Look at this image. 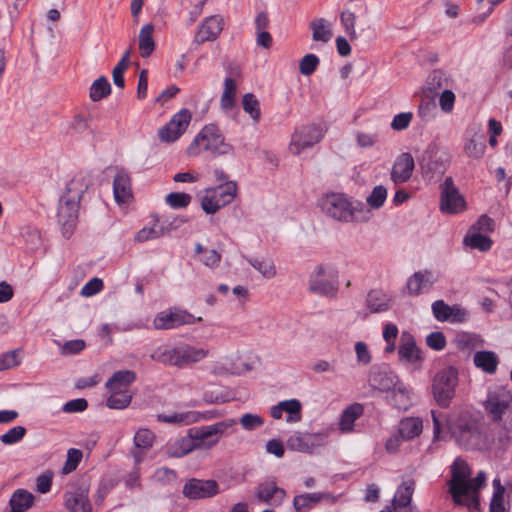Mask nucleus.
I'll use <instances>...</instances> for the list:
<instances>
[{"mask_svg": "<svg viewBox=\"0 0 512 512\" xmlns=\"http://www.w3.org/2000/svg\"><path fill=\"white\" fill-rule=\"evenodd\" d=\"M431 416L435 438L447 428L458 445L466 449L484 450L493 444L491 435L482 430L479 420L468 411L447 417L442 412L431 410Z\"/></svg>", "mask_w": 512, "mask_h": 512, "instance_id": "obj_1", "label": "nucleus"}, {"mask_svg": "<svg viewBox=\"0 0 512 512\" xmlns=\"http://www.w3.org/2000/svg\"><path fill=\"white\" fill-rule=\"evenodd\" d=\"M89 184L84 176L77 175L67 183L65 193L60 198L57 217L65 238H69L76 228L79 202Z\"/></svg>", "mask_w": 512, "mask_h": 512, "instance_id": "obj_2", "label": "nucleus"}, {"mask_svg": "<svg viewBox=\"0 0 512 512\" xmlns=\"http://www.w3.org/2000/svg\"><path fill=\"white\" fill-rule=\"evenodd\" d=\"M207 354L208 352L202 348L182 344L175 347H158L151 353L150 357L164 365L182 368L201 361Z\"/></svg>", "mask_w": 512, "mask_h": 512, "instance_id": "obj_3", "label": "nucleus"}, {"mask_svg": "<svg viewBox=\"0 0 512 512\" xmlns=\"http://www.w3.org/2000/svg\"><path fill=\"white\" fill-rule=\"evenodd\" d=\"M135 380L136 373L132 370L114 372L105 385L110 392L106 405L110 409H124L128 407L132 400L129 387Z\"/></svg>", "mask_w": 512, "mask_h": 512, "instance_id": "obj_4", "label": "nucleus"}, {"mask_svg": "<svg viewBox=\"0 0 512 512\" xmlns=\"http://www.w3.org/2000/svg\"><path fill=\"white\" fill-rule=\"evenodd\" d=\"M321 209L329 217L340 222L358 220V213L362 212L361 202L353 203L349 197L341 193H331L321 200Z\"/></svg>", "mask_w": 512, "mask_h": 512, "instance_id": "obj_5", "label": "nucleus"}, {"mask_svg": "<svg viewBox=\"0 0 512 512\" xmlns=\"http://www.w3.org/2000/svg\"><path fill=\"white\" fill-rule=\"evenodd\" d=\"M201 151L211 152L212 155H224L231 151V146L224 142L216 125H206L189 145L187 153L196 156Z\"/></svg>", "mask_w": 512, "mask_h": 512, "instance_id": "obj_6", "label": "nucleus"}, {"mask_svg": "<svg viewBox=\"0 0 512 512\" xmlns=\"http://www.w3.org/2000/svg\"><path fill=\"white\" fill-rule=\"evenodd\" d=\"M458 385V370L448 366L438 371L432 381V393L436 403L447 408L455 397Z\"/></svg>", "mask_w": 512, "mask_h": 512, "instance_id": "obj_7", "label": "nucleus"}, {"mask_svg": "<svg viewBox=\"0 0 512 512\" xmlns=\"http://www.w3.org/2000/svg\"><path fill=\"white\" fill-rule=\"evenodd\" d=\"M450 157L447 151L429 146L419 160L422 176L429 182L439 180L447 170Z\"/></svg>", "mask_w": 512, "mask_h": 512, "instance_id": "obj_8", "label": "nucleus"}, {"mask_svg": "<svg viewBox=\"0 0 512 512\" xmlns=\"http://www.w3.org/2000/svg\"><path fill=\"white\" fill-rule=\"evenodd\" d=\"M237 424L235 419H225L211 425L190 428V435L197 449H210Z\"/></svg>", "mask_w": 512, "mask_h": 512, "instance_id": "obj_9", "label": "nucleus"}, {"mask_svg": "<svg viewBox=\"0 0 512 512\" xmlns=\"http://www.w3.org/2000/svg\"><path fill=\"white\" fill-rule=\"evenodd\" d=\"M338 271L331 266L318 265L309 276V291L334 297L338 291Z\"/></svg>", "mask_w": 512, "mask_h": 512, "instance_id": "obj_10", "label": "nucleus"}, {"mask_svg": "<svg viewBox=\"0 0 512 512\" xmlns=\"http://www.w3.org/2000/svg\"><path fill=\"white\" fill-rule=\"evenodd\" d=\"M471 473V468L465 460L461 458L455 459L451 466V479L447 484L449 486V493L456 505L465 502L463 496L467 494L468 490L471 488L468 483Z\"/></svg>", "mask_w": 512, "mask_h": 512, "instance_id": "obj_11", "label": "nucleus"}, {"mask_svg": "<svg viewBox=\"0 0 512 512\" xmlns=\"http://www.w3.org/2000/svg\"><path fill=\"white\" fill-rule=\"evenodd\" d=\"M200 321H202L201 317L196 318L186 310L172 307L159 312L153 320V326L157 330H170Z\"/></svg>", "mask_w": 512, "mask_h": 512, "instance_id": "obj_12", "label": "nucleus"}, {"mask_svg": "<svg viewBox=\"0 0 512 512\" xmlns=\"http://www.w3.org/2000/svg\"><path fill=\"white\" fill-rule=\"evenodd\" d=\"M324 136L320 125L308 124L295 130L292 134L289 149L294 155H299L305 149L319 143Z\"/></svg>", "mask_w": 512, "mask_h": 512, "instance_id": "obj_13", "label": "nucleus"}, {"mask_svg": "<svg viewBox=\"0 0 512 512\" xmlns=\"http://www.w3.org/2000/svg\"><path fill=\"white\" fill-rule=\"evenodd\" d=\"M484 410L488 416L499 417L512 409V392L505 386H498L494 390L489 391L486 400L483 402Z\"/></svg>", "mask_w": 512, "mask_h": 512, "instance_id": "obj_14", "label": "nucleus"}, {"mask_svg": "<svg viewBox=\"0 0 512 512\" xmlns=\"http://www.w3.org/2000/svg\"><path fill=\"white\" fill-rule=\"evenodd\" d=\"M440 209L444 213L457 214L465 210L466 202L454 185L452 177H447L441 185Z\"/></svg>", "mask_w": 512, "mask_h": 512, "instance_id": "obj_15", "label": "nucleus"}, {"mask_svg": "<svg viewBox=\"0 0 512 512\" xmlns=\"http://www.w3.org/2000/svg\"><path fill=\"white\" fill-rule=\"evenodd\" d=\"M192 115L191 112L183 108L176 113L171 120L159 129L158 136L163 142L176 141L187 129Z\"/></svg>", "mask_w": 512, "mask_h": 512, "instance_id": "obj_16", "label": "nucleus"}, {"mask_svg": "<svg viewBox=\"0 0 512 512\" xmlns=\"http://www.w3.org/2000/svg\"><path fill=\"white\" fill-rule=\"evenodd\" d=\"M492 424L493 443L500 448H507L512 442V409L501 413L499 417L489 418Z\"/></svg>", "mask_w": 512, "mask_h": 512, "instance_id": "obj_17", "label": "nucleus"}, {"mask_svg": "<svg viewBox=\"0 0 512 512\" xmlns=\"http://www.w3.org/2000/svg\"><path fill=\"white\" fill-rule=\"evenodd\" d=\"M182 493L190 500L211 498L219 493V485L213 479L191 478L185 482Z\"/></svg>", "mask_w": 512, "mask_h": 512, "instance_id": "obj_18", "label": "nucleus"}, {"mask_svg": "<svg viewBox=\"0 0 512 512\" xmlns=\"http://www.w3.org/2000/svg\"><path fill=\"white\" fill-rule=\"evenodd\" d=\"M398 357L402 363L410 364L417 370L421 369L423 353L411 334L405 332L402 334L398 347Z\"/></svg>", "mask_w": 512, "mask_h": 512, "instance_id": "obj_19", "label": "nucleus"}, {"mask_svg": "<svg viewBox=\"0 0 512 512\" xmlns=\"http://www.w3.org/2000/svg\"><path fill=\"white\" fill-rule=\"evenodd\" d=\"M324 444L321 434L294 432L286 441L288 449L302 453H312L317 447Z\"/></svg>", "mask_w": 512, "mask_h": 512, "instance_id": "obj_20", "label": "nucleus"}, {"mask_svg": "<svg viewBox=\"0 0 512 512\" xmlns=\"http://www.w3.org/2000/svg\"><path fill=\"white\" fill-rule=\"evenodd\" d=\"M255 496L259 502L278 507L285 501L287 492L271 480L259 483L256 487Z\"/></svg>", "mask_w": 512, "mask_h": 512, "instance_id": "obj_21", "label": "nucleus"}, {"mask_svg": "<svg viewBox=\"0 0 512 512\" xmlns=\"http://www.w3.org/2000/svg\"><path fill=\"white\" fill-rule=\"evenodd\" d=\"M369 385L381 392H389L398 385V376L387 367H373L368 377Z\"/></svg>", "mask_w": 512, "mask_h": 512, "instance_id": "obj_22", "label": "nucleus"}, {"mask_svg": "<svg viewBox=\"0 0 512 512\" xmlns=\"http://www.w3.org/2000/svg\"><path fill=\"white\" fill-rule=\"evenodd\" d=\"M223 29V20L218 15L207 17L201 25L194 37V42L198 45L207 41H214Z\"/></svg>", "mask_w": 512, "mask_h": 512, "instance_id": "obj_23", "label": "nucleus"}, {"mask_svg": "<svg viewBox=\"0 0 512 512\" xmlns=\"http://www.w3.org/2000/svg\"><path fill=\"white\" fill-rule=\"evenodd\" d=\"M436 281L437 277L432 271H417L407 280V293L410 296H418L421 293L428 291Z\"/></svg>", "mask_w": 512, "mask_h": 512, "instance_id": "obj_24", "label": "nucleus"}, {"mask_svg": "<svg viewBox=\"0 0 512 512\" xmlns=\"http://www.w3.org/2000/svg\"><path fill=\"white\" fill-rule=\"evenodd\" d=\"M322 501L335 502L336 497L329 492L303 493L293 499V507L296 512H309Z\"/></svg>", "mask_w": 512, "mask_h": 512, "instance_id": "obj_25", "label": "nucleus"}, {"mask_svg": "<svg viewBox=\"0 0 512 512\" xmlns=\"http://www.w3.org/2000/svg\"><path fill=\"white\" fill-rule=\"evenodd\" d=\"M414 169V159L410 153H402L393 164L391 179L394 183H405L411 176Z\"/></svg>", "mask_w": 512, "mask_h": 512, "instance_id": "obj_26", "label": "nucleus"}, {"mask_svg": "<svg viewBox=\"0 0 512 512\" xmlns=\"http://www.w3.org/2000/svg\"><path fill=\"white\" fill-rule=\"evenodd\" d=\"M65 505L72 512H92L88 489L79 487L66 492Z\"/></svg>", "mask_w": 512, "mask_h": 512, "instance_id": "obj_27", "label": "nucleus"}, {"mask_svg": "<svg viewBox=\"0 0 512 512\" xmlns=\"http://www.w3.org/2000/svg\"><path fill=\"white\" fill-rule=\"evenodd\" d=\"M113 192L118 203H126L132 198L131 179L123 169L119 170L114 178Z\"/></svg>", "mask_w": 512, "mask_h": 512, "instance_id": "obj_28", "label": "nucleus"}, {"mask_svg": "<svg viewBox=\"0 0 512 512\" xmlns=\"http://www.w3.org/2000/svg\"><path fill=\"white\" fill-rule=\"evenodd\" d=\"M473 364L482 372L493 375L496 373L499 365V357L490 350L477 351L473 355Z\"/></svg>", "mask_w": 512, "mask_h": 512, "instance_id": "obj_29", "label": "nucleus"}, {"mask_svg": "<svg viewBox=\"0 0 512 512\" xmlns=\"http://www.w3.org/2000/svg\"><path fill=\"white\" fill-rule=\"evenodd\" d=\"M486 482V474L483 471H480L477 476L473 479H469V486L471 487L467 494H464L461 505L466 506L468 508L477 509L479 506V490L485 485Z\"/></svg>", "mask_w": 512, "mask_h": 512, "instance_id": "obj_30", "label": "nucleus"}, {"mask_svg": "<svg viewBox=\"0 0 512 512\" xmlns=\"http://www.w3.org/2000/svg\"><path fill=\"white\" fill-rule=\"evenodd\" d=\"M228 73L230 76L225 78L224 90H223V93L221 95V100H220L221 107L225 110H230L235 105L237 85H236L235 80L232 78V76H238L239 69L231 68Z\"/></svg>", "mask_w": 512, "mask_h": 512, "instance_id": "obj_31", "label": "nucleus"}, {"mask_svg": "<svg viewBox=\"0 0 512 512\" xmlns=\"http://www.w3.org/2000/svg\"><path fill=\"white\" fill-rule=\"evenodd\" d=\"M390 303V296L383 291L371 290L367 294L366 305L372 313L388 311L391 307Z\"/></svg>", "mask_w": 512, "mask_h": 512, "instance_id": "obj_32", "label": "nucleus"}, {"mask_svg": "<svg viewBox=\"0 0 512 512\" xmlns=\"http://www.w3.org/2000/svg\"><path fill=\"white\" fill-rule=\"evenodd\" d=\"M197 449L190 431L188 430L187 436L181 437L169 444L167 447V454L172 458H180Z\"/></svg>", "mask_w": 512, "mask_h": 512, "instance_id": "obj_33", "label": "nucleus"}, {"mask_svg": "<svg viewBox=\"0 0 512 512\" xmlns=\"http://www.w3.org/2000/svg\"><path fill=\"white\" fill-rule=\"evenodd\" d=\"M34 503V495L25 489H17L12 494L9 505L13 512H25Z\"/></svg>", "mask_w": 512, "mask_h": 512, "instance_id": "obj_34", "label": "nucleus"}, {"mask_svg": "<svg viewBox=\"0 0 512 512\" xmlns=\"http://www.w3.org/2000/svg\"><path fill=\"white\" fill-rule=\"evenodd\" d=\"M414 488V480L405 481L398 487L394 499L392 501L394 510L398 508L407 507L410 504Z\"/></svg>", "mask_w": 512, "mask_h": 512, "instance_id": "obj_35", "label": "nucleus"}, {"mask_svg": "<svg viewBox=\"0 0 512 512\" xmlns=\"http://www.w3.org/2000/svg\"><path fill=\"white\" fill-rule=\"evenodd\" d=\"M153 32H154V26L152 24H146L140 30L139 50H140V55L143 58L149 57L155 49Z\"/></svg>", "mask_w": 512, "mask_h": 512, "instance_id": "obj_36", "label": "nucleus"}, {"mask_svg": "<svg viewBox=\"0 0 512 512\" xmlns=\"http://www.w3.org/2000/svg\"><path fill=\"white\" fill-rule=\"evenodd\" d=\"M363 406L359 403H354L348 406L341 414L340 429L344 432L353 430L355 421L362 415Z\"/></svg>", "mask_w": 512, "mask_h": 512, "instance_id": "obj_37", "label": "nucleus"}, {"mask_svg": "<svg viewBox=\"0 0 512 512\" xmlns=\"http://www.w3.org/2000/svg\"><path fill=\"white\" fill-rule=\"evenodd\" d=\"M422 421L419 418H405L399 424V435L404 440H410L422 432Z\"/></svg>", "mask_w": 512, "mask_h": 512, "instance_id": "obj_38", "label": "nucleus"}, {"mask_svg": "<svg viewBox=\"0 0 512 512\" xmlns=\"http://www.w3.org/2000/svg\"><path fill=\"white\" fill-rule=\"evenodd\" d=\"M309 28L312 30V39L316 42L327 43L332 38V31L329 28L328 22L324 18H316L309 23Z\"/></svg>", "mask_w": 512, "mask_h": 512, "instance_id": "obj_39", "label": "nucleus"}, {"mask_svg": "<svg viewBox=\"0 0 512 512\" xmlns=\"http://www.w3.org/2000/svg\"><path fill=\"white\" fill-rule=\"evenodd\" d=\"M464 244L472 249H478L481 252H487L491 249L493 241L490 237L482 233L473 232L464 238Z\"/></svg>", "mask_w": 512, "mask_h": 512, "instance_id": "obj_40", "label": "nucleus"}, {"mask_svg": "<svg viewBox=\"0 0 512 512\" xmlns=\"http://www.w3.org/2000/svg\"><path fill=\"white\" fill-rule=\"evenodd\" d=\"M207 191L212 196H217V198H215L217 202L224 201L225 205H227L232 202L236 195V184L233 182H227L216 188H209Z\"/></svg>", "mask_w": 512, "mask_h": 512, "instance_id": "obj_41", "label": "nucleus"}, {"mask_svg": "<svg viewBox=\"0 0 512 512\" xmlns=\"http://www.w3.org/2000/svg\"><path fill=\"white\" fill-rule=\"evenodd\" d=\"M111 93V85L106 77L101 76L96 79L90 87V99L97 102L107 97Z\"/></svg>", "mask_w": 512, "mask_h": 512, "instance_id": "obj_42", "label": "nucleus"}, {"mask_svg": "<svg viewBox=\"0 0 512 512\" xmlns=\"http://www.w3.org/2000/svg\"><path fill=\"white\" fill-rule=\"evenodd\" d=\"M248 263L256 269L261 275L267 279H271L276 275V268L272 260L247 258Z\"/></svg>", "mask_w": 512, "mask_h": 512, "instance_id": "obj_43", "label": "nucleus"}, {"mask_svg": "<svg viewBox=\"0 0 512 512\" xmlns=\"http://www.w3.org/2000/svg\"><path fill=\"white\" fill-rule=\"evenodd\" d=\"M243 110L250 115L254 122L260 119V104L256 96L252 93H246L242 97Z\"/></svg>", "mask_w": 512, "mask_h": 512, "instance_id": "obj_44", "label": "nucleus"}, {"mask_svg": "<svg viewBox=\"0 0 512 512\" xmlns=\"http://www.w3.org/2000/svg\"><path fill=\"white\" fill-rule=\"evenodd\" d=\"M195 254L200 255L204 254V257L201 259L203 264L210 268H216L221 261V254L214 250H208L202 246L200 243L195 244Z\"/></svg>", "mask_w": 512, "mask_h": 512, "instance_id": "obj_45", "label": "nucleus"}, {"mask_svg": "<svg viewBox=\"0 0 512 512\" xmlns=\"http://www.w3.org/2000/svg\"><path fill=\"white\" fill-rule=\"evenodd\" d=\"M428 89L433 93H438L441 89H447L448 79L442 70H434L427 79Z\"/></svg>", "mask_w": 512, "mask_h": 512, "instance_id": "obj_46", "label": "nucleus"}, {"mask_svg": "<svg viewBox=\"0 0 512 512\" xmlns=\"http://www.w3.org/2000/svg\"><path fill=\"white\" fill-rule=\"evenodd\" d=\"M155 435L152 431L146 428L139 429L134 436V444L136 448L147 451L152 447Z\"/></svg>", "mask_w": 512, "mask_h": 512, "instance_id": "obj_47", "label": "nucleus"}, {"mask_svg": "<svg viewBox=\"0 0 512 512\" xmlns=\"http://www.w3.org/2000/svg\"><path fill=\"white\" fill-rule=\"evenodd\" d=\"M341 24L344 27L345 33L349 36L351 40L357 39V33L355 30L356 24V15L354 12L350 10H344L340 15Z\"/></svg>", "mask_w": 512, "mask_h": 512, "instance_id": "obj_48", "label": "nucleus"}, {"mask_svg": "<svg viewBox=\"0 0 512 512\" xmlns=\"http://www.w3.org/2000/svg\"><path fill=\"white\" fill-rule=\"evenodd\" d=\"M281 409L288 413L287 421H298L301 419L302 404L297 399H290L281 402Z\"/></svg>", "mask_w": 512, "mask_h": 512, "instance_id": "obj_49", "label": "nucleus"}, {"mask_svg": "<svg viewBox=\"0 0 512 512\" xmlns=\"http://www.w3.org/2000/svg\"><path fill=\"white\" fill-rule=\"evenodd\" d=\"M387 198V189L378 185L375 186L371 194L367 197V204L373 209H379L383 206Z\"/></svg>", "mask_w": 512, "mask_h": 512, "instance_id": "obj_50", "label": "nucleus"}, {"mask_svg": "<svg viewBox=\"0 0 512 512\" xmlns=\"http://www.w3.org/2000/svg\"><path fill=\"white\" fill-rule=\"evenodd\" d=\"M26 432L25 427L14 426L0 436V441L5 445H13L20 442L26 435Z\"/></svg>", "mask_w": 512, "mask_h": 512, "instance_id": "obj_51", "label": "nucleus"}, {"mask_svg": "<svg viewBox=\"0 0 512 512\" xmlns=\"http://www.w3.org/2000/svg\"><path fill=\"white\" fill-rule=\"evenodd\" d=\"M319 63L320 59L315 54H306L299 62L300 73L310 76L316 71Z\"/></svg>", "mask_w": 512, "mask_h": 512, "instance_id": "obj_52", "label": "nucleus"}, {"mask_svg": "<svg viewBox=\"0 0 512 512\" xmlns=\"http://www.w3.org/2000/svg\"><path fill=\"white\" fill-rule=\"evenodd\" d=\"M83 453L80 449L70 448L67 452V459L62 468L64 474L74 471L81 462Z\"/></svg>", "mask_w": 512, "mask_h": 512, "instance_id": "obj_53", "label": "nucleus"}, {"mask_svg": "<svg viewBox=\"0 0 512 512\" xmlns=\"http://www.w3.org/2000/svg\"><path fill=\"white\" fill-rule=\"evenodd\" d=\"M158 419L160 421L166 422V423H185V424H189V423H193V422L197 421L196 415L192 412L174 413L172 415L159 414Z\"/></svg>", "mask_w": 512, "mask_h": 512, "instance_id": "obj_54", "label": "nucleus"}, {"mask_svg": "<svg viewBox=\"0 0 512 512\" xmlns=\"http://www.w3.org/2000/svg\"><path fill=\"white\" fill-rule=\"evenodd\" d=\"M191 199V195L184 192H172L166 196V202L175 209L187 207Z\"/></svg>", "mask_w": 512, "mask_h": 512, "instance_id": "obj_55", "label": "nucleus"}, {"mask_svg": "<svg viewBox=\"0 0 512 512\" xmlns=\"http://www.w3.org/2000/svg\"><path fill=\"white\" fill-rule=\"evenodd\" d=\"M485 143L476 138L470 139L464 146V151L468 157L479 159L485 152Z\"/></svg>", "mask_w": 512, "mask_h": 512, "instance_id": "obj_56", "label": "nucleus"}, {"mask_svg": "<svg viewBox=\"0 0 512 512\" xmlns=\"http://www.w3.org/2000/svg\"><path fill=\"white\" fill-rule=\"evenodd\" d=\"M217 196H212L208 191L206 190V194L201 198V208L203 211L207 214H214L219 209L225 206V202H217L215 200Z\"/></svg>", "mask_w": 512, "mask_h": 512, "instance_id": "obj_57", "label": "nucleus"}, {"mask_svg": "<svg viewBox=\"0 0 512 512\" xmlns=\"http://www.w3.org/2000/svg\"><path fill=\"white\" fill-rule=\"evenodd\" d=\"M432 312L438 321L445 322L451 317L452 307L443 300H437L432 304Z\"/></svg>", "mask_w": 512, "mask_h": 512, "instance_id": "obj_58", "label": "nucleus"}, {"mask_svg": "<svg viewBox=\"0 0 512 512\" xmlns=\"http://www.w3.org/2000/svg\"><path fill=\"white\" fill-rule=\"evenodd\" d=\"M390 402L399 409H406L409 404L408 394L405 388L397 386L393 389Z\"/></svg>", "mask_w": 512, "mask_h": 512, "instance_id": "obj_59", "label": "nucleus"}, {"mask_svg": "<svg viewBox=\"0 0 512 512\" xmlns=\"http://www.w3.org/2000/svg\"><path fill=\"white\" fill-rule=\"evenodd\" d=\"M239 423L245 430L252 431L262 426L264 420L259 415L247 413L240 418Z\"/></svg>", "mask_w": 512, "mask_h": 512, "instance_id": "obj_60", "label": "nucleus"}, {"mask_svg": "<svg viewBox=\"0 0 512 512\" xmlns=\"http://www.w3.org/2000/svg\"><path fill=\"white\" fill-rule=\"evenodd\" d=\"M413 118L411 112H402L395 115L391 122V128L395 131H402L408 128Z\"/></svg>", "mask_w": 512, "mask_h": 512, "instance_id": "obj_61", "label": "nucleus"}, {"mask_svg": "<svg viewBox=\"0 0 512 512\" xmlns=\"http://www.w3.org/2000/svg\"><path fill=\"white\" fill-rule=\"evenodd\" d=\"M495 229V222L492 218L487 215H481L477 222L472 225L471 231L482 233V232H493Z\"/></svg>", "mask_w": 512, "mask_h": 512, "instance_id": "obj_62", "label": "nucleus"}, {"mask_svg": "<svg viewBox=\"0 0 512 512\" xmlns=\"http://www.w3.org/2000/svg\"><path fill=\"white\" fill-rule=\"evenodd\" d=\"M426 344L433 350L441 351L446 346V339L442 332H431L426 337Z\"/></svg>", "mask_w": 512, "mask_h": 512, "instance_id": "obj_63", "label": "nucleus"}, {"mask_svg": "<svg viewBox=\"0 0 512 512\" xmlns=\"http://www.w3.org/2000/svg\"><path fill=\"white\" fill-rule=\"evenodd\" d=\"M490 512H506L504 506V487L499 486V488L494 491L491 503H490Z\"/></svg>", "mask_w": 512, "mask_h": 512, "instance_id": "obj_64", "label": "nucleus"}]
</instances>
